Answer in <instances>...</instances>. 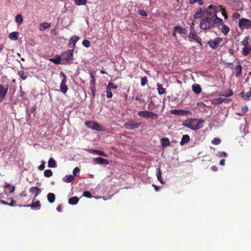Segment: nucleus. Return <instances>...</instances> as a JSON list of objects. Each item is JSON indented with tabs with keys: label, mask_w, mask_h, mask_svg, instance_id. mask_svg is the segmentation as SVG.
<instances>
[{
	"label": "nucleus",
	"mask_w": 251,
	"mask_h": 251,
	"mask_svg": "<svg viewBox=\"0 0 251 251\" xmlns=\"http://www.w3.org/2000/svg\"><path fill=\"white\" fill-rule=\"evenodd\" d=\"M220 24H223V20L219 17L213 18L206 16L201 21L200 28L201 30H208L215 27L219 26Z\"/></svg>",
	"instance_id": "f257e3e1"
},
{
	"label": "nucleus",
	"mask_w": 251,
	"mask_h": 251,
	"mask_svg": "<svg viewBox=\"0 0 251 251\" xmlns=\"http://www.w3.org/2000/svg\"><path fill=\"white\" fill-rule=\"evenodd\" d=\"M222 10V5H210L208 6L203 11L201 8H198L197 12L195 13L194 17L195 19H198L201 17L202 13L205 12L209 17L213 18L218 17L217 13Z\"/></svg>",
	"instance_id": "f03ea898"
},
{
	"label": "nucleus",
	"mask_w": 251,
	"mask_h": 251,
	"mask_svg": "<svg viewBox=\"0 0 251 251\" xmlns=\"http://www.w3.org/2000/svg\"><path fill=\"white\" fill-rule=\"evenodd\" d=\"M203 121L198 119H190L183 122L182 125L193 130L202 127L201 124Z\"/></svg>",
	"instance_id": "7ed1b4c3"
},
{
	"label": "nucleus",
	"mask_w": 251,
	"mask_h": 251,
	"mask_svg": "<svg viewBox=\"0 0 251 251\" xmlns=\"http://www.w3.org/2000/svg\"><path fill=\"white\" fill-rule=\"evenodd\" d=\"M73 50H68L61 54L62 64H67L73 60Z\"/></svg>",
	"instance_id": "20e7f679"
},
{
	"label": "nucleus",
	"mask_w": 251,
	"mask_h": 251,
	"mask_svg": "<svg viewBox=\"0 0 251 251\" xmlns=\"http://www.w3.org/2000/svg\"><path fill=\"white\" fill-rule=\"evenodd\" d=\"M85 124L88 128H90L93 130L99 131H104L105 130V128L104 126L94 121H86L85 123Z\"/></svg>",
	"instance_id": "39448f33"
},
{
	"label": "nucleus",
	"mask_w": 251,
	"mask_h": 251,
	"mask_svg": "<svg viewBox=\"0 0 251 251\" xmlns=\"http://www.w3.org/2000/svg\"><path fill=\"white\" fill-rule=\"evenodd\" d=\"M223 39L221 37H217L214 39H210L207 42V45L213 50H216L220 47V45Z\"/></svg>",
	"instance_id": "423d86ee"
},
{
	"label": "nucleus",
	"mask_w": 251,
	"mask_h": 251,
	"mask_svg": "<svg viewBox=\"0 0 251 251\" xmlns=\"http://www.w3.org/2000/svg\"><path fill=\"white\" fill-rule=\"evenodd\" d=\"M239 27L241 29H248L251 27V21L249 19L242 18L239 21Z\"/></svg>",
	"instance_id": "0eeeda50"
},
{
	"label": "nucleus",
	"mask_w": 251,
	"mask_h": 251,
	"mask_svg": "<svg viewBox=\"0 0 251 251\" xmlns=\"http://www.w3.org/2000/svg\"><path fill=\"white\" fill-rule=\"evenodd\" d=\"M189 38L193 39L194 40L198 42L201 46H202L201 39L196 34L193 26H190V32L188 35Z\"/></svg>",
	"instance_id": "6e6552de"
},
{
	"label": "nucleus",
	"mask_w": 251,
	"mask_h": 251,
	"mask_svg": "<svg viewBox=\"0 0 251 251\" xmlns=\"http://www.w3.org/2000/svg\"><path fill=\"white\" fill-rule=\"evenodd\" d=\"M60 75L63 76L60 84V91L63 93L65 94L68 91V87L66 85L67 76L63 72H61Z\"/></svg>",
	"instance_id": "1a4fd4ad"
},
{
	"label": "nucleus",
	"mask_w": 251,
	"mask_h": 251,
	"mask_svg": "<svg viewBox=\"0 0 251 251\" xmlns=\"http://www.w3.org/2000/svg\"><path fill=\"white\" fill-rule=\"evenodd\" d=\"M9 86L7 84L4 85L0 84V102H2L7 92Z\"/></svg>",
	"instance_id": "9d476101"
},
{
	"label": "nucleus",
	"mask_w": 251,
	"mask_h": 251,
	"mask_svg": "<svg viewBox=\"0 0 251 251\" xmlns=\"http://www.w3.org/2000/svg\"><path fill=\"white\" fill-rule=\"evenodd\" d=\"M118 87L117 85H114L112 82H109L106 87V97L108 98H111L113 96L112 93L111 92L112 89L116 90Z\"/></svg>",
	"instance_id": "9b49d317"
},
{
	"label": "nucleus",
	"mask_w": 251,
	"mask_h": 251,
	"mask_svg": "<svg viewBox=\"0 0 251 251\" xmlns=\"http://www.w3.org/2000/svg\"><path fill=\"white\" fill-rule=\"evenodd\" d=\"M170 112L173 115L181 116L190 115L192 114V112L190 111L183 109H172L171 110Z\"/></svg>",
	"instance_id": "f8f14e48"
},
{
	"label": "nucleus",
	"mask_w": 251,
	"mask_h": 251,
	"mask_svg": "<svg viewBox=\"0 0 251 251\" xmlns=\"http://www.w3.org/2000/svg\"><path fill=\"white\" fill-rule=\"evenodd\" d=\"M141 125V123L128 121L124 124V126L125 128L128 129H133L138 128Z\"/></svg>",
	"instance_id": "ddd939ff"
},
{
	"label": "nucleus",
	"mask_w": 251,
	"mask_h": 251,
	"mask_svg": "<svg viewBox=\"0 0 251 251\" xmlns=\"http://www.w3.org/2000/svg\"><path fill=\"white\" fill-rule=\"evenodd\" d=\"M173 31L174 32L173 33V35L175 37H176V33H178L179 34L183 35H186L187 33V30L186 29L183 28L182 27L179 26H176L174 27Z\"/></svg>",
	"instance_id": "4468645a"
},
{
	"label": "nucleus",
	"mask_w": 251,
	"mask_h": 251,
	"mask_svg": "<svg viewBox=\"0 0 251 251\" xmlns=\"http://www.w3.org/2000/svg\"><path fill=\"white\" fill-rule=\"evenodd\" d=\"M79 37L77 36H74L72 37L69 41V47L71 48H74L75 46V44L79 40Z\"/></svg>",
	"instance_id": "2eb2a0df"
},
{
	"label": "nucleus",
	"mask_w": 251,
	"mask_h": 251,
	"mask_svg": "<svg viewBox=\"0 0 251 251\" xmlns=\"http://www.w3.org/2000/svg\"><path fill=\"white\" fill-rule=\"evenodd\" d=\"M29 191L30 193H35L34 198L37 197L41 192V189L36 186L31 187Z\"/></svg>",
	"instance_id": "dca6fc26"
},
{
	"label": "nucleus",
	"mask_w": 251,
	"mask_h": 251,
	"mask_svg": "<svg viewBox=\"0 0 251 251\" xmlns=\"http://www.w3.org/2000/svg\"><path fill=\"white\" fill-rule=\"evenodd\" d=\"M25 206L30 207L31 209H40L41 208L40 202L39 201H37L35 202H33L32 204L27 205Z\"/></svg>",
	"instance_id": "f3484780"
},
{
	"label": "nucleus",
	"mask_w": 251,
	"mask_h": 251,
	"mask_svg": "<svg viewBox=\"0 0 251 251\" xmlns=\"http://www.w3.org/2000/svg\"><path fill=\"white\" fill-rule=\"evenodd\" d=\"M94 161L99 164H108L109 163L108 160L102 157H97L94 159Z\"/></svg>",
	"instance_id": "a211bd4d"
},
{
	"label": "nucleus",
	"mask_w": 251,
	"mask_h": 251,
	"mask_svg": "<svg viewBox=\"0 0 251 251\" xmlns=\"http://www.w3.org/2000/svg\"><path fill=\"white\" fill-rule=\"evenodd\" d=\"M50 60L52 62L55 63V64H59L62 63V58L61 56L56 55H55L54 58H52L50 59Z\"/></svg>",
	"instance_id": "6ab92c4d"
},
{
	"label": "nucleus",
	"mask_w": 251,
	"mask_h": 251,
	"mask_svg": "<svg viewBox=\"0 0 251 251\" xmlns=\"http://www.w3.org/2000/svg\"><path fill=\"white\" fill-rule=\"evenodd\" d=\"M51 24L46 22L42 23L39 25V30L40 31H44L46 28L50 27Z\"/></svg>",
	"instance_id": "aec40b11"
},
{
	"label": "nucleus",
	"mask_w": 251,
	"mask_h": 251,
	"mask_svg": "<svg viewBox=\"0 0 251 251\" xmlns=\"http://www.w3.org/2000/svg\"><path fill=\"white\" fill-rule=\"evenodd\" d=\"M220 25H222V27L221 29V31L222 33H223L225 35H226L228 34L229 31V27L228 26L223 24H220Z\"/></svg>",
	"instance_id": "412c9836"
},
{
	"label": "nucleus",
	"mask_w": 251,
	"mask_h": 251,
	"mask_svg": "<svg viewBox=\"0 0 251 251\" xmlns=\"http://www.w3.org/2000/svg\"><path fill=\"white\" fill-rule=\"evenodd\" d=\"M242 97L244 100H248L251 97V87L248 92H242L241 93Z\"/></svg>",
	"instance_id": "4be33fe9"
},
{
	"label": "nucleus",
	"mask_w": 251,
	"mask_h": 251,
	"mask_svg": "<svg viewBox=\"0 0 251 251\" xmlns=\"http://www.w3.org/2000/svg\"><path fill=\"white\" fill-rule=\"evenodd\" d=\"M233 94L232 90L229 89L226 91H221L219 95L228 97L232 96Z\"/></svg>",
	"instance_id": "5701e85b"
},
{
	"label": "nucleus",
	"mask_w": 251,
	"mask_h": 251,
	"mask_svg": "<svg viewBox=\"0 0 251 251\" xmlns=\"http://www.w3.org/2000/svg\"><path fill=\"white\" fill-rule=\"evenodd\" d=\"M192 90L196 94H200L201 91V89L199 84H194L192 86Z\"/></svg>",
	"instance_id": "b1692460"
},
{
	"label": "nucleus",
	"mask_w": 251,
	"mask_h": 251,
	"mask_svg": "<svg viewBox=\"0 0 251 251\" xmlns=\"http://www.w3.org/2000/svg\"><path fill=\"white\" fill-rule=\"evenodd\" d=\"M190 141V137L188 135L185 134L182 136L181 140L180 142V144L181 146L187 144Z\"/></svg>",
	"instance_id": "393cba45"
},
{
	"label": "nucleus",
	"mask_w": 251,
	"mask_h": 251,
	"mask_svg": "<svg viewBox=\"0 0 251 251\" xmlns=\"http://www.w3.org/2000/svg\"><path fill=\"white\" fill-rule=\"evenodd\" d=\"M89 152L92 153H95L98 155H101V156H102L104 157L107 156V155L105 152H104L103 151H99V150H93V149H90V150H89Z\"/></svg>",
	"instance_id": "a878e982"
},
{
	"label": "nucleus",
	"mask_w": 251,
	"mask_h": 251,
	"mask_svg": "<svg viewBox=\"0 0 251 251\" xmlns=\"http://www.w3.org/2000/svg\"><path fill=\"white\" fill-rule=\"evenodd\" d=\"M236 77H239L241 76L242 71V66L239 64L235 68Z\"/></svg>",
	"instance_id": "bb28decb"
},
{
	"label": "nucleus",
	"mask_w": 251,
	"mask_h": 251,
	"mask_svg": "<svg viewBox=\"0 0 251 251\" xmlns=\"http://www.w3.org/2000/svg\"><path fill=\"white\" fill-rule=\"evenodd\" d=\"M251 51V47L250 46L244 47L242 53L244 56H248Z\"/></svg>",
	"instance_id": "cd10ccee"
},
{
	"label": "nucleus",
	"mask_w": 251,
	"mask_h": 251,
	"mask_svg": "<svg viewBox=\"0 0 251 251\" xmlns=\"http://www.w3.org/2000/svg\"><path fill=\"white\" fill-rule=\"evenodd\" d=\"M18 32H12L9 34V38L11 40L16 41L18 39Z\"/></svg>",
	"instance_id": "c85d7f7f"
},
{
	"label": "nucleus",
	"mask_w": 251,
	"mask_h": 251,
	"mask_svg": "<svg viewBox=\"0 0 251 251\" xmlns=\"http://www.w3.org/2000/svg\"><path fill=\"white\" fill-rule=\"evenodd\" d=\"M224 100L225 99L221 98H215L211 100V103L214 104H219L222 103L223 102H224Z\"/></svg>",
	"instance_id": "c756f323"
},
{
	"label": "nucleus",
	"mask_w": 251,
	"mask_h": 251,
	"mask_svg": "<svg viewBox=\"0 0 251 251\" xmlns=\"http://www.w3.org/2000/svg\"><path fill=\"white\" fill-rule=\"evenodd\" d=\"M149 112L148 111H140L138 112V115L140 117H142L143 118L148 119Z\"/></svg>",
	"instance_id": "7c9ffc66"
},
{
	"label": "nucleus",
	"mask_w": 251,
	"mask_h": 251,
	"mask_svg": "<svg viewBox=\"0 0 251 251\" xmlns=\"http://www.w3.org/2000/svg\"><path fill=\"white\" fill-rule=\"evenodd\" d=\"M47 199L49 202L52 203L55 201V196L53 193H49L47 195Z\"/></svg>",
	"instance_id": "2f4dec72"
},
{
	"label": "nucleus",
	"mask_w": 251,
	"mask_h": 251,
	"mask_svg": "<svg viewBox=\"0 0 251 251\" xmlns=\"http://www.w3.org/2000/svg\"><path fill=\"white\" fill-rule=\"evenodd\" d=\"M78 201L79 199L77 197H73L69 199V203L71 205L76 204L78 202Z\"/></svg>",
	"instance_id": "473e14b6"
},
{
	"label": "nucleus",
	"mask_w": 251,
	"mask_h": 251,
	"mask_svg": "<svg viewBox=\"0 0 251 251\" xmlns=\"http://www.w3.org/2000/svg\"><path fill=\"white\" fill-rule=\"evenodd\" d=\"M55 160L52 158H50L48 161V167L50 168H55L56 167Z\"/></svg>",
	"instance_id": "72a5a7b5"
},
{
	"label": "nucleus",
	"mask_w": 251,
	"mask_h": 251,
	"mask_svg": "<svg viewBox=\"0 0 251 251\" xmlns=\"http://www.w3.org/2000/svg\"><path fill=\"white\" fill-rule=\"evenodd\" d=\"M75 176L73 175H66L63 178L64 182L70 183L74 180Z\"/></svg>",
	"instance_id": "f704fd0d"
},
{
	"label": "nucleus",
	"mask_w": 251,
	"mask_h": 251,
	"mask_svg": "<svg viewBox=\"0 0 251 251\" xmlns=\"http://www.w3.org/2000/svg\"><path fill=\"white\" fill-rule=\"evenodd\" d=\"M162 146L163 147H166L170 145V142L168 138L165 137L161 139Z\"/></svg>",
	"instance_id": "c9c22d12"
},
{
	"label": "nucleus",
	"mask_w": 251,
	"mask_h": 251,
	"mask_svg": "<svg viewBox=\"0 0 251 251\" xmlns=\"http://www.w3.org/2000/svg\"><path fill=\"white\" fill-rule=\"evenodd\" d=\"M158 92L159 94L162 95L165 93V89L163 88L162 85L159 83L157 84Z\"/></svg>",
	"instance_id": "e433bc0d"
},
{
	"label": "nucleus",
	"mask_w": 251,
	"mask_h": 251,
	"mask_svg": "<svg viewBox=\"0 0 251 251\" xmlns=\"http://www.w3.org/2000/svg\"><path fill=\"white\" fill-rule=\"evenodd\" d=\"M249 36L245 37L244 38V39H243V40L241 42V45H243L244 46V47L250 46L249 45Z\"/></svg>",
	"instance_id": "4c0bfd02"
},
{
	"label": "nucleus",
	"mask_w": 251,
	"mask_h": 251,
	"mask_svg": "<svg viewBox=\"0 0 251 251\" xmlns=\"http://www.w3.org/2000/svg\"><path fill=\"white\" fill-rule=\"evenodd\" d=\"M161 175H162L161 171L160 168H158V171H157V173L156 175L157 179L160 182V183H161L162 184H164V182L163 181V179L162 178Z\"/></svg>",
	"instance_id": "58836bf2"
},
{
	"label": "nucleus",
	"mask_w": 251,
	"mask_h": 251,
	"mask_svg": "<svg viewBox=\"0 0 251 251\" xmlns=\"http://www.w3.org/2000/svg\"><path fill=\"white\" fill-rule=\"evenodd\" d=\"M44 174L46 177H50L52 176L53 173L51 170L48 169L44 171Z\"/></svg>",
	"instance_id": "ea45409f"
},
{
	"label": "nucleus",
	"mask_w": 251,
	"mask_h": 251,
	"mask_svg": "<svg viewBox=\"0 0 251 251\" xmlns=\"http://www.w3.org/2000/svg\"><path fill=\"white\" fill-rule=\"evenodd\" d=\"M18 74L23 80H25L27 78L26 75L25 74V72L23 70L18 71Z\"/></svg>",
	"instance_id": "a19ab883"
},
{
	"label": "nucleus",
	"mask_w": 251,
	"mask_h": 251,
	"mask_svg": "<svg viewBox=\"0 0 251 251\" xmlns=\"http://www.w3.org/2000/svg\"><path fill=\"white\" fill-rule=\"evenodd\" d=\"M90 89L92 97L93 98H94L96 95V85H90Z\"/></svg>",
	"instance_id": "79ce46f5"
},
{
	"label": "nucleus",
	"mask_w": 251,
	"mask_h": 251,
	"mask_svg": "<svg viewBox=\"0 0 251 251\" xmlns=\"http://www.w3.org/2000/svg\"><path fill=\"white\" fill-rule=\"evenodd\" d=\"M75 2L77 5H85L86 4L87 0H75Z\"/></svg>",
	"instance_id": "37998d69"
},
{
	"label": "nucleus",
	"mask_w": 251,
	"mask_h": 251,
	"mask_svg": "<svg viewBox=\"0 0 251 251\" xmlns=\"http://www.w3.org/2000/svg\"><path fill=\"white\" fill-rule=\"evenodd\" d=\"M23 18L21 15L18 14L16 17V21L19 24H21L23 22Z\"/></svg>",
	"instance_id": "c03bdc74"
},
{
	"label": "nucleus",
	"mask_w": 251,
	"mask_h": 251,
	"mask_svg": "<svg viewBox=\"0 0 251 251\" xmlns=\"http://www.w3.org/2000/svg\"><path fill=\"white\" fill-rule=\"evenodd\" d=\"M214 145H219L221 142V140L219 138H214L211 141Z\"/></svg>",
	"instance_id": "a18cd8bd"
},
{
	"label": "nucleus",
	"mask_w": 251,
	"mask_h": 251,
	"mask_svg": "<svg viewBox=\"0 0 251 251\" xmlns=\"http://www.w3.org/2000/svg\"><path fill=\"white\" fill-rule=\"evenodd\" d=\"M148 83V78L147 76L141 77V85L142 86H145Z\"/></svg>",
	"instance_id": "49530a36"
},
{
	"label": "nucleus",
	"mask_w": 251,
	"mask_h": 251,
	"mask_svg": "<svg viewBox=\"0 0 251 251\" xmlns=\"http://www.w3.org/2000/svg\"><path fill=\"white\" fill-rule=\"evenodd\" d=\"M158 116L157 114L152 112H149V118L157 119Z\"/></svg>",
	"instance_id": "de8ad7c7"
},
{
	"label": "nucleus",
	"mask_w": 251,
	"mask_h": 251,
	"mask_svg": "<svg viewBox=\"0 0 251 251\" xmlns=\"http://www.w3.org/2000/svg\"><path fill=\"white\" fill-rule=\"evenodd\" d=\"M220 12H221L222 15H223V16L224 17V18L225 19H227L228 18V15L226 14V12L222 6V10H220Z\"/></svg>",
	"instance_id": "09e8293b"
},
{
	"label": "nucleus",
	"mask_w": 251,
	"mask_h": 251,
	"mask_svg": "<svg viewBox=\"0 0 251 251\" xmlns=\"http://www.w3.org/2000/svg\"><path fill=\"white\" fill-rule=\"evenodd\" d=\"M82 45L86 48H89L90 46V42L88 40H84L82 41Z\"/></svg>",
	"instance_id": "8fccbe9b"
},
{
	"label": "nucleus",
	"mask_w": 251,
	"mask_h": 251,
	"mask_svg": "<svg viewBox=\"0 0 251 251\" xmlns=\"http://www.w3.org/2000/svg\"><path fill=\"white\" fill-rule=\"evenodd\" d=\"M199 2L200 5H202L203 4V0H190L189 2L190 4H194L196 2Z\"/></svg>",
	"instance_id": "3c124183"
},
{
	"label": "nucleus",
	"mask_w": 251,
	"mask_h": 251,
	"mask_svg": "<svg viewBox=\"0 0 251 251\" xmlns=\"http://www.w3.org/2000/svg\"><path fill=\"white\" fill-rule=\"evenodd\" d=\"M83 196L85 197L88 198H92V195L91 194V193L89 191H84L83 192Z\"/></svg>",
	"instance_id": "603ef678"
},
{
	"label": "nucleus",
	"mask_w": 251,
	"mask_h": 251,
	"mask_svg": "<svg viewBox=\"0 0 251 251\" xmlns=\"http://www.w3.org/2000/svg\"><path fill=\"white\" fill-rule=\"evenodd\" d=\"M91 77L92 78V79L90 81V85H96V79L95 78V76L91 74Z\"/></svg>",
	"instance_id": "864d4df0"
},
{
	"label": "nucleus",
	"mask_w": 251,
	"mask_h": 251,
	"mask_svg": "<svg viewBox=\"0 0 251 251\" xmlns=\"http://www.w3.org/2000/svg\"><path fill=\"white\" fill-rule=\"evenodd\" d=\"M45 168V162L44 161H42V164L38 167L39 170L43 171Z\"/></svg>",
	"instance_id": "5fc2aeb1"
},
{
	"label": "nucleus",
	"mask_w": 251,
	"mask_h": 251,
	"mask_svg": "<svg viewBox=\"0 0 251 251\" xmlns=\"http://www.w3.org/2000/svg\"><path fill=\"white\" fill-rule=\"evenodd\" d=\"M154 103L152 101H151L150 103L148 105V109L150 110H152L154 109Z\"/></svg>",
	"instance_id": "6e6d98bb"
},
{
	"label": "nucleus",
	"mask_w": 251,
	"mask_h": 251,
	"mask_svg": "<svg viewBox=\"0 0 251 251\" xmlns=\"http://www.w3.org/2000/svg\"><path fill=\"white\" fill-rule=\"evenodd\" d=\"M138 13L141 16H147V12L145 10H144L143 9H141V10H139Z\"/></svg>",
	"instance_id": "4d7b16f0"
},
{
	"label": "nucleus",
	"mask_w": 251,
	"mask_h": 251,
	"mask_svg": "<svg viewBox=\"0 0 251 251\" xmlns=\"http://www.w3.org/2000/svg\"><path fill=\"white\" fill-rule=\"evenodd\" d=\"M80 171V170L79 169V168L78 167H75L74 168V170H73V175H74V176H76V174L78 173Z\"/></svg>",
	"instance_id": "13d9d810"
},
{
	"label": "nucleus",
	"mask_w": 251,
	"mask_h": 251,
	"mask_svg": "<svg viewBox=\"0 0 251 251\" xmlns=\"http://www.w3.org/2000/svg\"><path fill=\"white\" fill-rule=\"evenodd\" d=\"M219 153V156L221 157H226L227 156V154L225 151H220Z\"/></svg>",
	"instance_id": "bf43d9fd"
},
{
	"label": "nucleus",
	"mask_w": 251,
	"mask_h": 251,
	"mask_svg": "<svg viewBox=\"0 0 251 251\" xmlns=\"http://www.w3.org/2000/svg\"><path fill=\"white\" fill-rule=\"evenodd\" d=\"M233 19H239L240 17V15L238 13H235L233 14Z\"/></svg>",
	"instance_id": "052dcab7"
},
{
	"label": "nucleus",
	"mask_w": 251,
	"mask_h": 251,
	"mask_svg": "<svg viewBox=\"0 0 251 251\" xmlns=\"http://www.w3.org/2000/svg\"><path fill=\"white\" fill-rule=\"evenodd\" d=\"M15 201L14 200H12L10 203H8L7 205H9L10 206H14L15 205Z\"/></svg>",
	"instance_id": "680f3d73"
},
{
	"label": "nucleus",
	"mask_w": 251,
	"mask_h": 251,
	"mask_svg": "<svg viewBox=\"0 0 251 251\" xmlns=\"http://www.w3.org/2000/svg\"><path fill=\"white\" fill-rule=\"evenodd\" d=\"M242 111L243 113L245 114V113L247 112L248 111V108L247 106L244 107L242 109Z\"/></svg>",
	"instance_id": "e2e57ef3"
},
{
	"label": "nucleus",
	"mask_w": 251,
	"mask_h": 251,
	"mask_svg": "<svg viewBox=\"0 0 251 251\" xmlns=\"http://www.w3.org/2000/svg\"><path fill=\"white\" fill-rule=\"evenodd\" d=\"M211 170L214 172L218 171V168L216 166H213L211 168Z\"/></svg>",
	"instance_id": "0e129e2a"
},
{
	"label": "nucleus",
	"mask_w": 251,
	"mask_h": 251,
	"mask_svg": "<svg viewBox=\"0 0 251 251\" xmlns=\"http://www.w3.org/2000/svg\"><path fill=\"white\" fill-rule=\"evenodd\" d=\"M56 210L58 211V212H61V210H62V207H61V205H59L57 206V208H56Z\"/></svg>",
	"instance_id": "69168bd1"
},
{
	"label": "nucleus",
	"mask_w": 251,
	"mask_h": 251,
	"mask_svg": "<svg viewBox=\"0 0 251 251\" xmlns=\"http://www.w3.org/2000/svg\"><path fill=\"white\" fill-rule=\"evenodd\" d=\"M228 53L230 54V55H233V53H234V51H233V50L232 49H229L228 50Z\"/></svg>",
	"instance_id": "338daca9"
},
{
	"label": "nucleus",
	"mask_w": 251,
	"mask_h": 251,
	"mask_svg": "<svg viewBox=\"0 0 251 251\" xmlns=\"http://www.w3.org/2000/svg\"><path fill=\"white\" fill-rule=\"evenodd\" d=\"M225 164V159H222L220 162V164L221 165H224Z\"/></svg>",
	"instance_id": "774afa93"
}]
</instances>
